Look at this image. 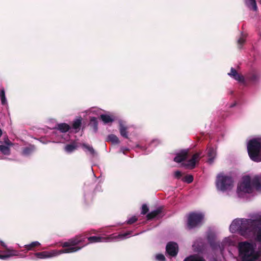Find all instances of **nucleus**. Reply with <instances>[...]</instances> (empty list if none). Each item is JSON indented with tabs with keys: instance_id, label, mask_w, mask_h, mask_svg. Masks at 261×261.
<instances>
[{
	"instance_id": "obj_1",
	"label": "nucleus",
	"mask_w": 261,
	"mask_h": 261,
	"mask_svg": "<svg viewBox=\"0 0 261 261\" xmlns=\"http://www.w3.org/2000/svg\"><path fill=\"white\" fill-rule=\"evenodd\" d=\"M255 227H261V221L251 219H236L230 225V230L232 232L239 231L244 236L248 232L255 230Z\"/></svg>"
},
{
	"instance_id": "obj_2",
	"label": "nucleus",
	"mask_w": 261,
	"mask_h": 261,
	"mask_svg": "<svg viewBox=\"0 0 261 261\" xmlns=\"http://www.w3.org/2000/svg\"><path fill=\"white\" fill-rule=\"evenodd\" d=\"M238 248L242 261H257L259 255L252 244L247 242H241L239 244Z\"/></svg>"
},
{
	"instance_id": "obj_3",
	"label": "nucleus",
	"mask_w": 261,
	"mask_h": 261,
	"mask_svg": "<svg viewBox=\"0 0 261 261\" xmlns=\"http://www.w3.org/2000/svg\"><path fill=\"white\" fill-rule=\"evenodd\" d=\"M247 151L250 158L254 162L261 161V142L254 138L249 141Z\"/></svg>"
},
{
	"instance_id": "obj_4",
	"label": "nucleus",
	"mask_w": 261,
	"mask_h": 261,
	"mask_svg": "<svg viewBox=\"0 0 261 261\" xmlns=\"http://www.w3.org/2000/svg\"><path fill=\"white\" fill-rule=\"evenodd\" d=\"M216 186L220 190L224 191L231 189L233 186V180L231 176L220 173L217 176Z\"/></svg>"
},
{
	"instance_id": "obj_5",
	"label": "nucleus",
	"mask_w": 261,
	"mask_h": 261,
	"mask_svg": "<svg viewBox=\"0 0 261 261\" xmlns=\"http://www.w3.org/2000/svg\"><path fill=\"white\" fill-rule=\"evenodd\" d=\"M203 218L204 216L201 213H190L188 218V227L192 229L197 226L201 223Z\"/></svg>"
},
{
	"instance_id": "obj_6",
	"label": "nucleus",
	"mask_w": 261,
	"mask_h": 261,
	"mask_svg": "<svg viewBox=\"0 0 261 261\" xmlns=\"http://www.w3.org/2000/svg\"><path fill=\"white\" fill-rule=\"evenodd\" d=\"M238 190L244 193H252L253 189L250 176H246L243 177L242 181L238 186Z\"/></svg>"
},
{
	"instance_id": "obj_7",
	"label": "nucleus",
	"mask_w": 261,
	"mask_h": 261,
	"mask_svg": "<svg viewBox=\"0 0 261 261\" xmlns=\"http://www.w3.org/2000/svg\"><path fill=\"white\" fill-rule=\"evenodd\" d=\"M58 251L57 250H52L50 251H44L34 253V256L38 259H45L53 257L58 255Z\"/></svg>"
},
{
	"instance_id": "obj_8",
	"label": "nucleus",
	"mask_w": 261,
	"mask_h": 261,
	"mask_svg": "<svg viewBox=\"0 0 261 261\" xmlns=\"http://www.w3.org/2000/svg\"><path fill=\"white\" fill-rule=\"evenodd\" d=\"M200 153L199 152H197L194 154L192 158L185 163L183 164V165L188 169H193L195 167V165L196 162H198L200 159Z\"/></svg>"
},
{
	"instance_id": "obj_9",
	"label": "nucleus",
	"mask_w": 261,
	"mask_h": 261,
	"mask_svg": "<svg viewBox=\"0 0 261 261\" xmlns=\"http://www.w3.org/2000/svg\"><path fill=\"white\" fill-rule=\"evenodd\" d=\"M166 252L171 256H175L178 253V247L175 242H169L166 247Z\"/></svg>"
},
{
	"instance_id": "obj_10",
	"label": "nucleus",
	"mask_w": 261,
	"mask_h": 261,
	"mask_svg": "<svg viewBox=\"0 0 261 261\" xmlns=\"http://www.w3.org/2000/svg\"><path fill=\"white\" fill-rule=\"evenodd\" d=\"M83 247V245L82 246H70L67 247H64L65 248L63 249L58 250V255L62 253H69L77 252L80 250Z\"/></svg>"
},
{
	"instance_id": "obj_11",
	"label": "nucleus",
	"mask_w": 261,
	"mask_h": 261,
	"mask_svg": "<svg viewBox=\"0 0 261 261\" xmlns=\"http://www.w3.org/2000/svg\"><path fill=\"white\" fill-rule=\"evenodd\" d=\"M228 74L239 82L245 83L244 77L242 75L239 74L233 67L231 68L230 72Z\"/></svg>"
},
{
	"instance_id": "obj_12",
	"label": "nucleus",
	"mask_w": 261,
	"mask_h": 261,
	"mask_svg": "<svg viewBox=\"0 0 261 261\" xmlns=\"http://www.w3.org/2000/svg\"><path fill=\"white\" fill-rule=\"evenodd\" d=\"M188 156V150H184L177 153L174 158V161L176 163H181L186 160Z\"/></svg>"
},
{
	"instance_id": "obj_13",
	"label": "nucleus",
	"mask_w": 261,
	"mask_h": 261,
	"mask_svg": "<svg viewBox=\"0 0 261 261\" xmlns=\"http://www.w3.org/2000/svg\"><path fill=\"white\" fill-rule=\"evenodd\" d=\"M252 187L256 191L261 192V175L255 176L251 180Z\"/></svg>"
},
{
	"instance_id": "obj_14",
	"label": "nucleus",
	"mask_w": 261,
	"mask_h": 261,
	"mask_svg": "<svg viewBox=\"0 0 261 261\" xmlns=\"http://www.w3.org/2000/svg\"><path fill=\"white\" fill-rule=\"evenodd\" d=\"M78 245H79V243L77 236L69 239L68 241L65 242L61 244L62 247H67L70 246H78Z\"/></svg>"
},
{
	"instance_id": "obj_15",
	"label": "nucleus",
	"mask_w": 261,
	"mask_h": 261,
	"mask_svg": "<svg viewBox=\"0 0 261 261\" xmlns=\"http://www.w3.org/2000/svg\"><path fill=\"white\" fill-rule=\"evenodd\" d=\"M163 211V208L159 207L156 210L151 212L146 215V218L148 220H151L160 215Z\"/></svg>"
},
{
	"instance_id": "obj_16",
	"label": "nucleus",
	"mask_w": 261,
	"mask_h": 261,
	"mask_svg": "<svg viewBox=\"0 0 261 261\" xmlns=\"http://www.w3.org/2000/svg\"><path fill=\"white\" fill-rule=\"evenodd\" d=\"M56 129L59 130L61 133H65L71 129V126L66 123H61L57 124Z\"/></svg>"
},
{
	"instance_id": "obj_17",
	"label": "nucleus",
	"mask_w": 261,
	"mask_h": 261,
	"mask_svg": "<svg viewBox=\"0 0 261 261\" xmlns=\"http://www.w3.org/2000/svg\"><path fill=\"white\" fill-rule=\"evenodd\" d=\"M246 6L250 10L256 12L258 10L256 0H244Z\"/></svg>"
},
{
	"instance_id": "obj_18",
	"label": "nucleus",
	"mask_w": 261,
	"mask_h": 261,
	"mask_svg": "<svg viewBox=\"0 0 261 261\" xmlns=\"http://www.w3.org/2000/svg\"><path fill=\"white\" fill-rule=\"evenodd\" d=\"M88 241L83 246H85L90 243H95L102 242L105 238L99 236H92L87 238Z\"/></svg>"
},
{
	"instance_id": "obj_19",
	"label": "nucleus",
	"mask_w": 261,
	"mask_h": 261,
	"mask_svg": "<svg viewBox=\"0 0 261 261\" xmlns=\"http://www.w3.org/2000/svg\"><path fill=\"white\" fill-rule=\"evenodd\" d=\"M82 118L79 117L77 118L74 119L72 124V127L75 130V133L78 132L82 126Z\"/></svg>"
},
{
	"instance_id": "obj_20",
	"label": "nucleus",
	"mask_w": 261,
	"mask_h": 261,
	"mask_svg": "<svg viewBox=\"0 0 261 261\" xmlns=\"http://www.w3.org/2000/svg\"><path fill=\"white\" fill-rule=\"evenodd\" d=\"M89 126L94 133L98 130V121L96 117H92L90 120Z\"/></svg>"
},
{
	"instance_id": "obj_21",
	"label": "nucleus",
	"mask_w": 261,
	"mask_h": 261,
	"mask_svg": "<svg viewBox=\"0 0 261 261\" xmlns=\"http://www.w3.org/2000/svg\"><path fill=\"white\" fill-rule=\"evenodd\" d=\"M77 148V145L75 141L71 142L70 144H67L65 147L64 150L67 153H71L76 150Z\"/></svg>"
},
{
	"instance_id": "obj_22",
	"label": "nucleus",
	"mask_w": 261,
	"mask_h": 261,
	"mask_svg": "<svg viewBox=\"0 0 261 261\" xmlns=\"http://www.w3.org/2000/svg\"><path fill=\"white\" fill-rule=\"evenodd\" d=\"M81 146L85 151H89L92 156L96 155V152L92 146L86 143H83Z\"/></svg>"
},
{
	"instance_id": "obj_23",
	"label": "nucleus",
	"mask_w": 261,
	"mask_h": 261,
	"mask_svg": "<svg viewBox=\"0 0 261 261\" xmlns=\"http://www.w3.org/2000/svg\"><path fill=\"white\" fill-rule=\"evenodd\" d=\"M100 119L105 124H108L112 123L114 121V118L113 116L107 114H101L100 115Z\"/></svg>"
},
{
	"instance_id": "obj_24",
	"label": "nucleus",
	"mask_w": 261,
	"mask_h": 261,
	"mask_svg": "<svg viewBox=\"0 0 261 261\" xmlns=\"http://www.w3.org/2000/svg\"><path fill=\"white\" fill-rule=\"evenodd\" d=\"M119 130L121 135L125 138H128L127 127L122 123L119 124Z\"/></svg>"
},
{
	"instance_id": "obj_25",
	"label": "nucleus",
	"mask_w": 261,
	"mask_h": 261,
	"mask_svg": "<svg viewBox=\"0 0 261 261\" xmlns=\"http://www.w3.org/2000/svg\"><path fill=\"white\" fill-rule=\"evenodd\" d=\"M40 243L38 241L33 242L30 244L24 245V248L27 251L34 250V248L40 245Z\"/></svg>"
},
{
	"instance_id": "obj_26",
	"label": "nucleus",
	"mask_w": 261,
	"mask_h": 261,
	"mask_svg": "<svg viewBox=\"0 0 261 261\" xmlns=\"http://www.w3.org/2000/svg\"><path fill=\"white\" fill-rule=\"evenodd\" d=\"M207 155L209 157L208 161L211 163L213 162L216 155V150L213 148H209L207 150Z\"/></svg>"
},
{
	"instance_id": "obj_27",
	"label": "nucleus",
	"mask_w": 261,
	"mask_h": 261,
	"mask_svg": "<svg viewBox=\"0 0 261 261\" xmlns=\"http://www.w3.org/2000/svg\"><path fill=\"white\" fill-rule=\"evenodd\" d=\"M184 261H206L202 257L191 255L186 258Z\"/></svg>"
},
{
	"instance_id": "obj_28",
	"label": "nucleus",
	"mask_w": 261,
	"mask_h": 261,
	"mask_svg": "<svg viewBox=\"0 0 261 261\" xmlns=\"http://www.w3.org/2000/svg\"><path fill=\"white\" fill-rule=\"evenodd\" d=\"M246 79L250 82H254L258 79V77L255 73H250L246 75Z\"/></svg>"
},
{
	"instance_id": "obj_29",
	"label": "nucleus",
	"mask_w": 261,
	"mask_h": 261,
	"mask_svg": "<svg viewBox=\"0 0 261 261\" xmlns=\"http://www.w3.org/2000/svg\"><path fill=\"white\" fill-rule=\"evenodd\" d=\"M107 140L115 144H118L119 143L118 138L114 134L109 135L108 136Z\"/></svg>"
},
{
	"instance_id": "obj_30",
	"label": "nucleus",
	"mask_w": 261,
	"mask_h": 261,
	"mask_svg": "<svg viewBox=\"0 0 261 261\" xmlns=\"http://www.w3.org/2000/svg\"><path fill=\"white\" fill-rule=\"evenodd\" d=\"M0 98L1 102L3 105H5L6 103L7 100L5 96V91L4 88L0 89Z\"/></svg>"
},
{
	"instance_id": "obj_31",
	"label": "nucleus",
	"mask_w": 261,
	"mask_h": 261,
	"mask_svg": "<svg viewBox=\"0 0 261 261\" xmlns=\"http://www.w3.org/2000/svg\"><path fill=\"white\" fill-rule=\"evenodd\" d=\"M0 151L5 155H9L10 154V149L7 146L0 145Z\"/></svg>"
},
{
	"instance_id": "obj_32",
	"label": "nucleus",
	"mask_w": 261,
	"mask_h": 261,
	"mask_svg": "<svg viewBox=\"0 0 261 261\" xmlns=\"http://www.w3.org/2000/svg\"><path fill=\"white\" fill-rule=\"evenodd\" d=\"M258 220L261 221V219H259ZM254 231H257V234H256L257 240L258 241L261 242V226L260 227H255Z\"/></svg>"
},
{
	"instance_id": "obj_33",
	"label": "nucleus",
	"mask_w": 261,
	"mask_h": 261,
	"mask_svg": "<svg viewBox=\"0 0 261 261\" xmlns=\"http://www.w3.org/2000/svg\"><path fill=\"white\" fill-rule=\"evenodd\" d=\"M182 180L188 184H190L193 181V176L192 175H187L183 178Z\"/></svg>"
},
{
	"instance_id": "obj_34",
	"label": "nucleus",
	"mask_w": 261,
	"mask_h": 261,
	"mask_svg": "<svg viewBox=\"0 0 261 261\" xmlns=\"http://www.w3.org/2000/svg\"><path fill=\"white\" fill-rule=\"evenodd\" d=\"M77 237H78V241H79V245H81L83 243H85V244L86 243H87L86 242V238L83 235H82V234L77 235Z\"/></svg>"
},
{
	"instance_id": "obj_35",
	"label": "nucleus",
	"mask_w": 261,
	"mask_h": 261,
	"mask_svg": "<svg viewBox=\"0 0 261 261\" xmlns=\"http://www.w3.org/2000/svg\"><path fill=\"white\" fill-rule=\"evenodd\" d=\"M149 211V208L146 204H143L142 206V211L141 214L142 215H145Z\"/></svg>"
},
{
	"instance_id": "obj_36",
	"label": "nucleus",
	"mask_w": 261,
	"mask_h": 261,
	"mask_svg": "<svg viewBox=\"0 0 261 261\" xmlns=\"http://www.w3.org/2000/svg\"><path fill=\"white\" fill-rule=\"evenodd\" d=\"M0 244L5 249L4 250H1V252H3L4 253H7V249L9 250H13V249H11L10 248H8L7 246L6 245V244L2 241H0Z\"/></svg>"
},
{
	"instance_id": "obj_37",
	"label": "nucleus",
	"mask_w": 261,
	"mask_h": 261,
	"mask_svg": "<svg viewBox=\"0 0 261 261\" xmlns=\"http://www.w3.org/2000/svg\"><path fill=\"white\" fill-rule=\"evenodd\" d=\"M155 258L159 261H165L166 258L163 254H158L156 255Z\"/></svg>"
},
{
	"instance_id": "obj_38",
	"label": "nucleus",
	"mask_w": 261,
	"mask_h": 261,
	"mask_svg": "<svg viewBox=\"0 0 261 261\" xmlns=\"http://www.w3.org/2000/svg\"><path fill=\"white\" fill-rule=\"evenodd\" d=\"M137 220H138L137 218H136L135 216H133V217H131L130 218H129L127 221V223L128 224H132L134 223L135 222H136L137 221Z\"/></svg>"
},
{
	"instance_id": "obj_39",
	"label": "nucleus",
	"mask_w": 261,
	"mask_h": 261,
	"mask_svg": "<svg viewBox=\"0 0 261 261\" xmlns=\"http://www.w3.org/2000/svg\"><path fill=\"white\" fill-rule=\"evenodd\" d=\"M245 42V39L243 37L240 38L238 40V44L239 45V47L240 48H241L242 46L244 44Z\"/></svg>"
},
{
	"instance_id": "obj_40",
	"label": "nucleus",
	"mask_w": 261,
	"mask_h": 261,
	"mask_svg": "<svg viewBox=\"0 0 261 261\" xmlns=\"http://www.w3.org/2000/svg\"><path fill=\"white\" fill-rule=\"evenodd\" d=\"M32 149L29 147H26L23 150V153L25 155H28L31 153Z\"/></svg>"
},
{
	"instance_id": "obj_41",
	"label": "nucleus",
	"mask_w": 261,
	"mask_h": 261,
	"mask_svg": "<svg viewBox=\"0 0 261 261\" xmlns=\"http://www.w3.org/2000/svg\"><path fill=\"white\" fill-rule=\"evenodd\" d=\"M182 176V174L180 171H176L174 173V176L176 178L179 179Z\"/></svg>"
},
{
	"instance_id": "obj_42",
	"label": "nucleus",
	"mask_w": 261,
	"mask_h": 261,
	"mask_svg": "<svg viewBox=\"0 0 261 261\" xmlns=\"http://www.w3.org/2000/svg\"><path fill=\"white\" fill-rule=\"evenodd\" d=\"M130 234V232H126V233H123V234H120L118 235V237L119 238H125L128 235H129Z\"/></svg>"
},
{
	"instance_id": "obj_43",
	"label": "nucleus",
	"mask_w": 261,
	"mask_h": 261,
	"mask_svg": "<svg viewBox=\"0 0 261 261\" xmlns=\"http://www.w3.org/2000/svg\"><path fill=\"white\" fill-rule=\"evenodd\" d=\"M5 142L7 145H12V144L10 142V141L8 139V138H6V139L5 141Z\"/></svg>"
},
{
	"instance_id": "obj_44",
	"label": "nucleus",
	"mask_w": 261,
	"mask_h": 261,
	"mask_svg": "<svg viewBox=\"0 0 261 261\" xmlns=\"http://www.w3.org/2000/svg\"><path fill=\"white\" fill-rule=\"evenodd\" d=\"M236 103H234L233 104H232L230 107L232 108V107H233L236 106Z\"/></svg>"
},
{
	"instance_id": "obj_45",
	"label": "nucleus",
	"mask_w": 261,
	"mask_h": 261,
	"mask_svg": "<svg viewBox=\"0 0 261 261\" xmlns=\"http://www.w3.org/2000/svg\"><path fill=\"white\" fill-rule=\"evenodd\" d=\"M126 151H128V149L126 148L125 149H124V151H126Z\"/></svg>"
},
{
	"instance_id": "obj_46",
	"label": "nucleus",
	"mask_w": 261,
	"mask_h": 261,
	"mask_svg": "<svg viewBox=\"0 0 261 261\" xmlns=\"http://www.w3.org/2000/svg\"><path fill=\"white\" fill-rule=\"evenodd\" d=\"M32 259H35V258H34V257H32Z\"/></svg>"
}]
</instances>
